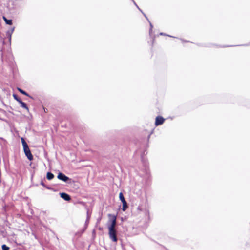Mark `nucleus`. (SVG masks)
I'll return each mask as SVG.
<instances>
[{
	"instance_id": "nucleus-1",
	"label": "nucleus",
	"mask_w": 250,
	"mask_h": 250,
	"mask_svg": "<svg viewBox=\"0 0 250 250\" xmlns=\"http://www.w3.org/2000/svg\"><path fill=\"white\" fill-rule=\"evenodd\" d=\"M108 235L110 239L114 242H116L118 241L117 238V231L116 229L108 228Z\"/></svg>"
},
{
	"instance_id": "nucleus-2",
	"label": "nucleus",
	"mask_w": 250,
	"mask_h": 250,
	"mask_svg": "<svg viewBox=\"0 0 250 250\" xmlns=\"http://www.w3.org/2000/svg\"><path fill=\"white\" fill-rule=\"evenodd\" d=\"M119 199L123 204L122 210L125 211L128 208V205L122 192L119 193Z\"/></svg>"
},
{
	"instance_id": "nucleus-3",
	"label": "nucleus",
	"mask_w": 250,
	"mask_h": 250,
	"mask_svg": "<svg viewBox=\"0 0 250 250\" xmlns=\"http://www.w3.org/2000/svg\"><path fill=\"white\" fill-rule=\"evenodd\" d=\"M57 178L58 179L62 180L66 183H69V181L71 179L67 176H66L64 173L59 172Z\"/></svg>"
},
{
	"instance_id": "nucleus-4",
	"label": "nucleus",
	"mask_w": 250,
	"mask_h": 250,
	"mask_svg": "<svg viewBox=\"0 0 250 250\" xmlns=\"http://www.w3.org/2000/svg\"><path fill=\"white\" fill-rule=\"evenodd\" d=\"M108 216L109 217H112V218L110 220L111 223L109 225H108V228L115 229V227L116 226V216L114 215L111 214H109Z\"/></svg>"
},
{
	"instance_id": "nucleus-5",
	"label": "nucleus",
	"mask_w": 250,
	"mask_h": 250,
	"mask_svg": "<svg viewBox=\"0 0 250 250\" xmlns=\"http://www.w3.org/2000/svg\"><path fill=\"white\" fill-rule=\"evenodd\" d=\"M23 151L28 159L30 161H32L33 159V156L29 147L23 149Z\"/></svg>"
},
{
	"instance_id": "nucleus-6",
	"label": "nucleus",
	"mask_w": 250,
	"mask_h": 250,
	"mask_svg": "<svg viewBox=\"0 0 250 250\" xmlns=\"http://www.w3.org/2000/svg\"><path fill=\"white\" fill-rule=\"evenodd\" d=\"M165 121V119L162 116H158L156 118L155 125L156 126L162 125Z\"/></svg>"
},
{
	"instance_id": "nucleus-7",
	"label": "nucleus",
	"mask_w": 250,
	"mask_h": 250,
	"mask_svg": "<svg viewBox=\"0 0 250 250\" xmlns=\"http://www.w3.org/2000/svg\"><path fill=\"white\" fill-rule=\"evenodd\" d=\"M60 197L66 201H69L71 200V196L66 193L62 192L60 193Z\"/></svg>"
},
{
	"instance_id": "nucleus-8",
	"label": "nucleus",
	"mask_w": 250,
	"mask_h": 250,
	"mask_svg": "<svg viewBox=\"0 0 250 250\" xmlns=\"http://www.w3.org/2000/svg\"><path fill=\"white\" fill-rule=\"evenodd\" d=\"M17 90H18L19 92H20L21 93L26 96H28L32 99H33V98L30 96L28 93H27L26 91H25L24 90H23V89L19 88V87H18L17 88Z\"/></svg>"
},
{
	"instance_id": "nucleus-9",
	"label": "nucleus",
	"mask_w": 250,
	"mask_h": 250,
	"mask_svg": "<svg viewBox=\"0 0 250 250\" xmlns=\"http://www.w3.org/2000/svg\"><path fill=\"white\" fill-rule=\"evenodd\" d=\"M54 177V174L52 173H51L50 172H47L46 178L48 180H51L53 179Z\"/></svg>"
},
{
	"instance_id": "nucleus-10",
	"label": "nucleus",
	"mask_w": 250,
	"mask_h": 250,
	"mask_svg": "<svg viewBox=\"0 0 250 250\" xmlns=\"http://www.w3.org/2000/svg\"><path fill=\"white\" fill-rule=\"evenodd\" d=\"M3 19L5 22V23L7 25H11L12 24V20L10 19H7L5 17L3 16Z\"/></svg>"
},
{
	"instance_id": "nucleus-11",
	"label": "nucleus",
	"mask_w": 250,
	"mask_h": 250,
	"mask_svg": "<svg viewBox=\"0 0 250 250\" xmlns=\"http://www.w3.org/2000/svg\"><path fill=\"white\" fill-rule=\"evenodd\" d=\"M19 104H21V107H22V108L25 109L26 110H27V111H29V108H28L27 104H26V103H25L24 102H23L22 101H20Z\"/></svg>"
},
{
	"instance_id": "nucleus-12",
	"label": "nucleus",
	"mask_w": 250,
	"mask_h": 250,
	"mask_svg": "<svg viewBox=\"0 0 250 250\" xmlns=\"http://www.w3.org/2000/svg\"><path fill=\"white\" fill-rule=\"evenodd\" d=\"M21 141L23 146V149L29 147L27 143L26 142L25 140L23 138H21Z\"/></svg>"
},
{
	"instance_id": "nucleus-13",
	"label": "nucleus",
	"mask_w": 250,
	"mask_h": 250,
	"mask_svg": "<svg viewBox=\"0 0 250 250\" xmlns=\"http://www.w3.org/2000/svg\"><path fill=\"white\" fill-rule=\"evenodd\" d=\"M14 29L15 28L14 27H13L10 30H8L7 32V35L9 37V40H11V35L12 34V33L13 32L14 30Z\"/></svg>"
},
{
	"instance_id": "nucleus-14",
	"label": "nucleus",
	"mask_w": 250,
	"mask_h": 250,
	"mask_svg": "<svg viewBox=\"0 0 250 250\" xmlns=\"http://www.w3.org/2000/svg\"><path fill=\"white\" fill-rule=\"evenodd\" d=\"M13 96L14 98V99L15 100H16L17 102H18L19 103L20 102V101H21V99L20 98L18 97V96L15 94H13Z\"/></svg>"
},
{
	"instance_id": "nucleus-15",
	"label": "nucleus",
	"mask_w": 250,
	"mask_h": 250,
	"mask_svg": "<svg viewBox=\"0 0 250 250\" xmlns=\"http://www.w3.org/2000/svg\"><path fill=\"white\" fill-rule=\"evenodd\" d=\"M89 218H90V216L87 214V219L86 220L85 223V228H84V229H85L87 228L88 224L89 223Z\"/></svg>"
},
{
	"instance_id": "nucleus-16",
	"label": "nucleus",
	"mask_w": 250,
	"mask_h": 250,
	"mask_svg": "<svg viewBox=\"0 0 250 250\" xmlns=\"http://www.w3.org/2000/svg\"><path fill=\"white\" fill-rule=\"evenodd\" d=\"M1 247L2 250H9L10 249L9 247L6 246L5 244H3Z\"/></svg>"
},
{
	"instance_id": "nucleus-17",
	"label": "nucleus",
	"mask_w": 250,
	"mask_h": 250,
	"mask_svg": "<svg viewBox=\"0 0 250 250\" xmlns=\"http://www.w3.org/2000/svg\"><path fill=\"white\" fill-rule=\"evenodd\" d=\"M41 185H42V186L44 187L45 188H46L47 189H50L48 187H47V186H45V185L44 184V183L42 181L41 182Z\"/></svg>"
},
{
	"instance_id": "nucleus-18",
	"label": "nucleus",
	"mask_w": 250,
	"mask_h": 250,
	"mask_svg": "<svg viewBox=\"0 0 250 250\" xmlns=\"http://www.w3.org/2000/svg\"><path fill=\"white\" fill-rule=\"evenodd\" d=\"M150 29L149 32H150L152 30V28L153 27V26H152V24L150 22Z\"/></svg>"
},
{
	"instance_id": "nucleus-19",
	"label": "nucleus",
	"mask_w": 250,
	"mask_h": 250,
	"mask_svg": "<svg viewBox=\"0 0 250 250\" xmlns=\"http://www.w3.org/2000/svg\"><path fill=\"white\" fill-rule=\"evenodd\" d=\"M133 3H134V4L137 6V7L139 9V7L137 6V5L136 4V3L135 2V1L133 0H132Z\"/></svg>"
},
{
	"instance_id": "nucleus-20",
	"label": "nucleus",
	"mask_w": 250,
	"mask_h": 250,
	"mask_svg": "<svg viewBox=\"0 0 250 250\" xmlns=\"http://www.w3.org/2000/svg\"><path fill=\"white\" fill-rule=\"evenodd\" d=\"M160 34L161 35H165V34L164 33H161Z\"/></svg>"
},
{
	"instance_id": "nucleus-21",
	"label": "nucleus",
	"mask_w": 250,
	"mask_h": 250,
	"mask_svg": "<svg viewBox=\"0 0 250 250\" xmlns=\"http://www.w3.org/2000/svg\"><path fill=\"white\" fill-rule=\"evenodd\" d=\"M139 10H140V11L142 13V14H144V12H143L141 10V9H140V8H139Z\"/></svg>"
},
{
	"instance_id": "nucleus-22",
	"label": "nucleus",
	"mask_w": 250,
	"mask_h": 250,
	"mask_svg": "<svg viewBox=\"0 0 250 250\" xmlns=\"http://www.w3.org/2000/svg\"><path fill=\"white\" fill-rule=\"evenodd\" d=\"M144 15L145 17L147 19V18L145 14H144Z\"/></svg>"
}]
</instances>
